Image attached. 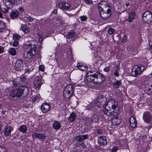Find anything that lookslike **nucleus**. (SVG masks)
I'll list each match as a JSON object with an SVG mask.
<instances>
[{
  "instance_id": "nucleus-1",
  "label": "nucleus",
  "mask_w": 152,
  "mask_h": 152,
  "mask_svg": "<svg viewBox=\"0 0 152 152\" xmlns=\"http://www.w3.org/2000/svg\"><path fill=\"white\" fill-rule=\"evenodd\" d=\"M118 102L115 99L110 100L106 103V107H107L103 108V111L104 113L109 116L116 115L118 113L114 111H112L111 108L113 110H115L118 107Z\"/></svg>"
},
{
  "instance_id": "nucleus-2",
  "label": "nucleus",
  "mask_w": 152,
  "mask_h": 152,
  "mask_svg": "<svg viewBox=\"0 0 152 152\" xmlns=\"http://www.w3.org/2000/svg\"><path fill=\"white\" fill-rule=\"evenodd\" d=\"M24 49L25 50H28L26 53H25V57L28 59H32L35 58L36 55L37 46L35 44L32 45L31 44L23 45Z\"/></svg>"
},
{
  "instance_id": "nucleus-3",
  "label": "nucleus",
  "mask_w": 152,
  "mask_h": 152,
  "mask_svg": "<svg viewBox=\"0 0 152 152\" xmlns=\"http://www.w3.org/2000/svg\"><path fill=\"white\" fill-rule=\"evenodd\" d=\"M28 88L26 86H22L17 89H14L10 93V96L13 98L19 97L22 94L26 95L28 93Z\"/></svg>"
},
{
  "instance_id": "nucleus-4",
  "label": "nucleus",
  "mask_w": 152,
  "mask_h": 152,
  "mask_svg": "<svg viewBox=\"0 0 152 152\" xmlns=\"http://www.w3.org/2000/svg\"><path fill=\"white\" fill-rule=\"evenodd\" d=\"M144 66L143 65H135L132 69V75L136 77L140 75L144 70Z\"/></svg>"
},
{
  "instance_id": "nucleus-5",
  "label": "nucleus",
  "mask_w": 152,
  "mask_h": 152,
  "mask_svg": "<svg viewBox=\"0 0 152 152\" xmlns=\"http://www.w3.org/2000/svg\"><path fill=\"white\" fill-rule=\"evenodd\" d=\"M107 101V99L104 96L100 95L97 99L96 104L99 107H103L106 106Z\"/></svg>"
},
{
  "instance_id": "nucleus-6",
  "label": "nucleus",
  "mask_w": 152,
  "mask_h": 152,
  "mask_svg": "<svg viewBox=\"0 0 152 152\" xmlns=\"http://www.w3.org/2000/svg\"><path fill=\"white\" fill-rule=\"evenodd\" d=\"M142 19L144 22L149 24L152 21V13L149 11H145L143 13Z\"/></svg>"
},
{
  "instance_id": "nucleus-7",
  "label": "nucleus",
  "mask_w": 152,
  "mask_h": 152,
  "mask_svg": "<svg viewBox=\"0 0 152 152\" xmlns=\"http://www.w3.org/2000/svg\"><path fill=\"white\" fill-rule=\"evenodd\" d=\"M98 9L99 11L102 10L108 11L110 9V7L108 3L105 1H102L98 5Z\"/></svg>"
},
{
  "instance_id": "nucleus-8",
  "label": "nucleus",
  "mask_w": 152,
  "mask_h": 152,
  "mask_svg": "<svg viewBox=\"0 0 152 152\" xmlns=\"http://www.w3.org/2000/svg\"><path fill=\"white\" fill-rule=\"evenodd\" d=\"M58 6L60 9L64 11H66L70 8L71 4L69 3L62 1L58 3Z\"/></svg>"
},
{
  "instance_id": "nucleus-9",
  "label": "nucleus",
  "mask_w": 152,
  "mask_h": 152,
  "mask_svg": "<svg viewBox=\"0 0 152 152\" xmlns=\"http://www.w3.org/2000/svg\"><path fill=\"white\" fill-rule=\"evenodd\" d=\"M42 77L41 75L36 76L35 78L34 82V86L36 88H39L43 83L41 79Z\"/></svg>"
},
{
  "instance_id": "nucleus-10",
  "label": "nucleus",
  "mask_w": 152,
  "mask_h": 152,
  "mask_svg": "<svg viewBox=\"0 0 152 152\" xmlns=\"http://www.w3.org/2000/svg\"><path fill=\"white\" fill-rule=\"evenodd\" d=\"M143 118L145 122L150 123L152 120V115L150 112H146L143 114Z\"/></svg>"
},
{
  "instance_id": "nucleus-11",
  "label": "nucleus",
  "mask_w": 152,
  "mask_h": 152,
  "mask_svg": "<svg viewBox=\"0 0 152 152\" xmlns=\"http://www.w3.org/2000/svg\"><path fill=\"white\" fill-rule=\"evenodd\" d=\"M118 114V113L116 115L111 116L113 118V117L112 119V122L113 125H118L121 122V118Z\"/></svg>"
},
{
  "instance_id": "nucleus-12",
  "label": "nucleus",
  "mask_w": 152,
  "mask_h": 152,
  "mask_svg": "<svg viewBox=\"0 0 152 152\" xmlns=\"http://www.w3.org/2000/svg\"><path fill=\"white\" fill-rule=\"evenodd\" d=\"M23 61L20 59H18L15 63V69L17 70H20L23 69Z\"/></svg>"
},
{
  "instance_id": "nucleus-13",
  "label": "nucleus",
  "mask_w": 152,
  "mask_h": 152,
  "mask_svg": "<svg viewBox=\"0 0 152 152\" xmlns=\"http://www.w3.org/2000/svg\"><path fill=\"white\" fill-rule=\"evenodd\" d=\"M97 75L96 83L100 84L103 83L105 80V78L103 75L100 73H97Z\"/></svg>"
},
{
  "instance_id": "nucleus-14",
  "label": "nucleus",
  "mask_w": 152,
  "mask_h": 152,
  "mask_svg": "<svg viewBox=\"0 0 152 152\" xmlns=\"http://www.w3.org/2000/svg\"><path fill=\"white\" fill-rule=\"evenodd\" d=\"M99 11L100 12L101 17L103 19H106L110 15V9L109 10V11L107 10H102Z\"/></svg>"
},
{
  "instance_id": "nucleus-15",
  "label": "nucleus",
  "mask_w": 152,
  "mask_h": 152,
  "mask_svg": "<svg viewBox=\"0 0 152 152\" xmlns=\"http://www.w3.org/2000/svg\"><path fill=\"white\" fill-rule=\"evenodd\" d=\"M16 0H3V3L5 6L11 8L13 7V3H14Z\"/></svg>"
},
{
  "instance_id": "nucleus-16",
  "label": "nucleus",
  "mask_w": 152,
  "mask_h": 152,
  "mask_svg": "<svg viewBox=\"0 0 152 152\" xmlns=\"http://www.w3.org/2000/svg\"><path fill=\"white\" fill-rule=\"evenodd\" d=\"M41 109L43 113H46L50 110V109L49 104L45 103L42 104Z\"/></svg>"
},
{
  "instance_id": "nucleus-17",
  "label": "nucleus",
  "mask_w": 152,
  "mask_h": 152,
  "mask_svg": "<svg viewBox=\"0 0 152 152\" xmlns=\"http://www.w3.org/2000/svg\"><path fill=\"white\" fill-rule=\"evenodd\" d=\"M96 76H97V73L93 75H91L87 77V80L90 82L96 83Z\"/></svg>"
},
{
  "instance_id": "nucleus-18",
  "label": "nucleus",
  "mask_w": 152,
  "mask_h": 152,
  "mask_svg": "<svg viewBox=\"0 0 152 152\" xmlns=\"http://www.w3.org/2000/svg\"><path fill=\"white\" fill-rule=\"evenodd\" d=\"M98 142L100 145H103L107 144L106 138L105 136L100 137L98 140Z\"/></svg>"
},
{
  "instance_id": "nucleus-19",
  "label": "nucleus",
  "mask_w": 152,
  "mask_h": 152,
  "mask_svg": "<svg viewBox=\"0 0 152 152\" xmlns=\"http://www.w3.org/2000/svg\"><path fill=\"white\" fill-rule=\"evenodd\" d=\"M94 101H92L91 102H87L85 104L86 109L88 110H91L94 107Z\"/></svg>"
},
{
  "instance_id": "nucleus-20",
  "label": "nucleus",
  "mask_w": 152,
  "mask_h": 152,
  "mask_svg": "<svg viewBox=\"0 0 152 152\" xmlns=\"http://www.w3.org/2000/svg\"><path fill=\"white\" fill-rule=\"evenodd\" d=\"M129 123L130 126L132 127H135L137 125V121L135 118L133 116L130 117L129 119Z\"/></svg>"
},
{
  "instance_id": "nucleus-21",
  "label": "nucleus",
  "mask_w": 152,
  "mask_h": 152,
  "mask_svg": "<svg viewBox=\"0 0 152 152\" xmlns=\"http://www.w3.org/2000/svg\"><path fill=\"white\" fill-rule=\"evenodd\" d=\"M65 90L66 91H68L71 93V94H73L74 91V86L71 84L67 85L66 87Z\"/></svg>"
},
{
  "instance_id": "nucleus-22",
  "label": "nucleus",
  "mask_w": 152,
  "mask_h": 152,
  "mask_svg": "<svg viewBox=\"0 0 152 152\" xmlns=\"http://www.w3.org/2000/svg\"><path fill=\"white\" fill-rule=\"evenodd\" d=\"M88 138V135L85 134L83 135H78L76 136L75 139L78 141H82L85 139Z\"/></svg>"
},
{
  "instance_id": "nucleus-23",
  "label": "nucleus",
  "mask_w": 152,
  "mask_h": 152,
  "mask_svg": "<svg viewBox=\"0 0 152 152\" xmlns=\"http://www.w3.org/2000/svg\"><path fill=\"white\" fill-rule=\"evenodd\" d=\"M12 129V127L10 126H7L5 128L4 132V135L7 136H9L10 134Z\"/></svg>"
},
{
  "instance_id": "nucleus-24",
  "label": "nucleus",
  "mask_w": 152,
  "mask_h": 152,
  "mask_svg": "<svg viewBox=\"0 0 152 152\" xmlns=\"http://www.w3.org/2000/svg\"><path fill=\"white\" fill-rule=\"evenodd\" d=\"M19 13L18 11H13L10 14L11 18L14 19L16 18L19 15Z\"/></svg>"
},
{
  "instance_id": "nucleus-25",
  "label": "nucleus",
  "mask_w": 152,
  "mask_h": 152,
  "mask_svg": "<svg viewBox=\"0 0 152 152\" xmlns=\"http://www.w3.org/2000/svg\"><path fill=\"white\" fill-rule=\"evenodd\" d=\"M135 16V13L134 11H132L130 12L129 14V16L128 19V21L129 22H131L133 21Z\"/></svg>"
},
{
  "instance_id": "nucleus-26",
  "label": "nucleus",
  "mask_w": 152,
  "mask_h": 152,
  "mask_svg": "<svg viewBox=\"0 0 152 152\" xmlns=\"http://www.w3.org/2000/svg\"><path fill=\"white\" fill-rule=\"evenodd\" d=\"M53 128L56 130L59 129L61 127L60 123L58 121L54 122L53 123Z\"/></svg>"
},
{
  "instance_id": "nucleus-27",
  "label": "nucleus",
  "mask_w": 152,
  "mask_h": 152,
  "mask_svg": "<svg viewBox=\"0 0 152 152\" xmlns=\"http://www.w3.org/2000/svg\"><path fill=\"white\" fill-rule=\"evenodd\" d=\"M72 95L71 93L68 92V91H66L65 90L64 92L63 96L64 98L66 99H69Z\"/></svg>"
},
{
  "instance_id": "nucleus-28",
  "label": "nucleus",
  "mask_w": 152,
  "mask_h": 152,
  "mask_svg": "<svg viewBox=\"0 0 152 152\" xmlns=\"http://www.w3.org/2000/svg\"><path fill=\"white\" fill-rule=\"evenodd\" d=\"M121 84V82L120 81L117 80L115 83H113L112 85L114 89H115L118 88Z\"/></svg>"
},
{
  "instance_id": "nucleus-29",
  "label": "nucleus",
  "mask_w": 152,
  "mask_h": 152,
  "mask_svg": "<svg viewBox=\"0 0 152 152\" xmlns=\"http://www.w3.org/2000/svg\"><path fill=\"white\" fill-rule=\"evenodd\" d=\"M9 54L12 56H15L16 54V51L14 48H10L8 50Z\"/></svg>"
},
{
  "instance_id": "nucleus-30",
  "label": "nucleus",
  "mask_w": 152,
  "mask_h": 152,
  "mask_svg": "<svg viewBox=\"0 0 152 152\" xmlns=\"http://www.w3.org/2000/svg\"><path fill=\"white\" fill-rule=\"evenodd\" d=\"M27 127L24 125H23L20 126L19 130L20 132L23 133H25L27 130Z\"/></svg>"
},
{
  "instance_id": "nucleus-31",
  "label": "nucleus",
  "mask_w": 152,
  "mask_h": 152,
  "mask_svg": "<svg viewBox=\"0 0 152 152\" xmlns=\"http://www.w3.org/2000/svg\"><path fill=\"white\" fill-rule=\"evenodd\" d=\"M99 118L96 115H94L91 118L92 121L93 123H96L99 120Z\"/></svg>"
},
{
  "instance_id": "nucleus-32",
  "label": "nucleus",
  "mask_w": 152,
  "mask_h": 152,
  "mask_svg": "<svg viewBox=\"0 0 152 152\" xmlns=\"http://www.w3.org/2000/svg\"><path fill=\"white\" fill-rule=\"evenodd\" d=\"M21 28L22 30L25 33H27L29 31V30L27 26L26 25L22 26Z\"/></svg>"
},
{
  "instance_id": "nucleus-33",
  "label": "nucleus",
  "mask_w": 152,
  "mask_h": 152,
  "mask_svg": "<svg viewBox=\"0 0 152 152\" xmlns=\"http://www.w3.org/2000/svg\"><path fill=\"white\" fill-rule=\"evenodd\" d=\"M76 117V115L75 113H72L70 114L69 116V120L71 122H73L75 121Z\"/></svg>"
},
{
  "instance_id": "nucleus-34",
  "label": "nucleus",
  "mask_w": 152,
  "mask_h": 152,
  "mask_svg": "<svg viewBox=\"0 0 152 152\" xmlns=\"http://www.w3.org/2000/svg\"><path fill=\"white\" fill-rule=\"evenodd\" d=\"M114 68L115 70L114 72V74L115 76L118 77L119 75V74L118 72L119 70V68L118 66H115Z\"/></svg>"
},
{
  "instance_id": "nucleus-35",
  "label": "nucleus",
  "mask_w": 152,
  "mask_h": 152,
  "mask_svg": "<svg viewBox=\"0 0 152 152\" xmlns=\"http://www.w3.org/2000/svg\"><path fill=\"white\" fill-rule=\"evenodd\" d=\"M5 28L4 23L1 21H0V31L3 32V30Z\"/></svg>"
},
{
  "instance_id": "nucleus-36",
  "label": "nucleus",
  "mask_w": 152,
  "mask_h": 152,
  "mask_svg": "<svg viewBox=\"0 0 152 152\" xmlns=\"http://www.w3.org/2000/svg\"><path fill=\"white\" fill-rule=\"evenodd\" d=\"M77 67L83 71L85 70V67L83 65V64L80 63H78L77 64Z\"/></svg>"
},
{
  "instance_id": "nucleus-37",
  "label": "nucleus",
  "mask_w": 152,
  "mask_h": 152,
  "mask_svg": "<svg viewBox=\"0 0 152 152\" xmlns=\"http://www.w3.org/2000/svg\"><path fill=\"white\" fill-rule=\"evenodd\" d=\"M75 35V33L72 31L69 32L67 34V37L68 38L73 37Z\"/></svg>"
},
{
  "instance_id": "nucleus-38",
  "label": "nucleus",
  "mask_w": 152,
  "mask_h": 152,
  "mask_svg": "<svg viewBox=\"0 0 152 152\" xmlns=\"http://www.w3.org/2000/svg\"><path fill=\"white\" fill-rule=\"evenodd\" d=\"M128 49L129 51L133 52L135 49L134 46L132 45H130L128 47Z\"/></svg>"
},
{
  "instance_id": "nucleus-39",
  "label": "nucleus",
  "mask_w": 152,
  "mask_h": 152,
  "mask_svg": "<svg viewBox=\"0 0 152 152\" xmlns=\"http://www.w3.org/2000/svg\"><path fill=\"white\" fill-rule=\"evenodd\" d=\"M24 20L26 21V22H31L33 21L34 20L33 18H31V17L29 16H28L27 17L24 18Z\"/></svg>"
},
{
  "instance_id": "nucleus-40",
  "label": "nucleus",
  "mask_w": 152,
  "mask_h": 152,
  "mask_svg": "<svg viewBox=\"0 0 152 152\" xmlns=\"http://www.w3.org/2000/svg\"><path fill=\"white\" fill-rule=\"evenodd\" d=\"M9 8H10L8 7L7 6H5V7L3 8H1V11H2L4 13H6L8 12Z\"/></svg>"
},
{
  "instance_id": "nucleus-41",
  "label": "nucleus",
  "mask_w": 152,
  "mask_h": 152,
  "mask_svg": "<svg viewBox=\"0 0 152 152\" xmlns=\"http://www.w3.org/2000/svg\"><path fill=\"white\" fill-rule=\"evenodd\" d=\"M46 136L43 134L39 133L38 138L44 140L46 138Z\"/></svg>"
},
{
  "instance_id": "nucleus-42",
  "label": "nucleus",
  "mask_w": 152,
  "mask_h": 152,
  "mask_svg": "<svg viewBox=\"0 0 152 152\" xmlns=\"http://www.w3.org/2000/svg\"><path fill=\"white\" fill-rule=\"evenodd\" d=\"M20 37V36L17 34H14L13 35V39L14 40H18Z\"/></svg>"
},
{
  "instance_id": "nucleus-43",
  "label": "nucleus",
  "mask_w": 152,
  "mask_h": 152,
  "mask_svg": "<svg viewBox=\"0 0 152 152\" xmlns=\"http://www.w3.org/2000/svg\"><path fill=\"white\" fill-rule=\"evenodd\" d=\"M115 31V30L112 28H110L108 31V32L110 34H112L114 33Z\"/></svg>"
},
{
  "instance_id": "nucleus-44",
  "label": "nucleus",
  "mask_w": 152,
  "mask_h": 152,
  "mask_svg": "<svg viewBox=\"0 0 152 152\" xmlns=\"http://www.w3.org/2000/svg\"><path fill=\"white\" fill-rule=\"evenodd\" d=\"M12 84L14 87H16L18 85V83L17 81L12 80L11 81Z\"/></svg>"
},
{
  "instance_id": "nucleus-45",
  "label": "nucleus",
  "mask_w": 152,
  "mask_h": 152,
  "mask_svg": "<svg viewBox=\"0 0 152 152\" xmlns=\"http://www.w3.org/2000/svg\"><path fill=\"white\" fill-rule=\"evenodd\" d=\"M39 133H34L32 135V137L34 138H37L38 137Z\"/></svg>"
},
{
  "instance_id": "nucleus-46",
  "label": "nucleus",
  "mask_w": 152,
  "mask_h": 152,
  "mask_svg": "<svg viewBox=\"0 0 152 152\" xmlns=\"http://www.w3.org/2000/svg\"><path fill=\"white\" fill-rule=\"evenodd\" d=\"M80 20L82 21H85L87 19V17L86 16H82L80 17Z\"/></svg>"
},
{
  "instance_id": "nucleus-47",
  "label": "nucleus",
  "mask_w": 152,
  "mask_h": 152,
  "mask_svg": "<svg viewBox=\"0 0 152 152\" xmlns=\"http://www.w3.org/2000/svg\"><path fill=\"white\" fill-rule=\"evenodd\" d=\"M18 44V42L17 40H14L13 42V46L15 47L17 46Z\"/></svg>"
},
{
  "instance_id": "nucleus-48",
  "label": "nucleus",
  "mask_w": 152,
  "mask_h": 152,
  "mask_svg": "<svg viewBox=\"0 0 152 152\" xmlns=\"http://www.w3.org/2000/svg\"><path fill=\"white\" fill-rule=\"evenodd\" d=\"M20 80L22 82H24L26 80V78L24 76L22 75L20 77Z\"/></svg>"
},
{
  "instance_id": "nucleus-49",
  "label": "nucleus",
  "mask_w": 152,
  "mask_h": 152,
  "mask_svg": "<svg viewBox=\"0 0 152 152\" xmlns=\"http://www.w3.org/2000/svg\"><path fill=\"white\" fill-rule=\"evenodd\" d=\"M39 70L42 72H44L45 70V68L43 65H40L39 66Z\"/></svg>"
},
{
  "instance_id": "nucleus-50",
  "label": "nucleus",
  "mask_w": 152,
  "mask_h": 152,
  "mask_svg": "<svg viewBox=\"0 0 152 152\" xmlns=\"http://www.w3.org/2000/svg\"><path fill=\"white\" fill-rule=\"evenodd\" d=\"M96 133L99 135L101 134L102 133V130L101 129H97L96 130Z\"/></svg>"
},
{
  "instance_id": "nucleus-51",
  "label": "nucleus",
  "mask_w": 152,
  "mask_h": 152,
  "mask_svg": "<svg viewBox=\"0 0 152 152\" xmlns=\"http://www.w3.org/2000/svg\"><path fill=\"white\" fill-rule=\"evenodd\" d=\"M0 152H6V148L4 147L0 146Z\"/></svg>"
},
{
  "instance_id": "nucleus-52",
  "label": "nucleus",
  "mask_w": 152,
  "mask_h": 152,
  "mask_svg": "<svg viewBox=\"0 0 152 152\" xmlns=\"http://www.w3.org/2000/svg\"><path fill=\"white\" fill-rule=\"evenodd\" d=\"M118 147L117 146H115L114 147L112 150V152H116L118 150Z\"/></svg>"
},
{
  "instance_id": "nucleus-53",
  "label": "nucleus",
  "mask_w": 152,
  "mask_h": 152,
  "mask_svg": "<svg viewBox=\"0 0 152 152\" xmlns=\"http://www.w3.org/2000/svg\"><path fill=\"white\" fill-rule=\"evenodd\" d=\"M85 1L86 4H92L93 2L91 0H85Z\"/></svg>"
},
{
  "instance_id": "nucleus-54",
  "label": "nucleus",
  "mask_w": 152,
  "mask_h": 152,
  "mask_svg": "<svg viewBox=\"0 0 152 152\" xmlns=\"http://www.w3.org/2000/svg\"><path fill=\"white\" fill-rule=\"evenodd\" d=\"M110 70V68L109 66H107L104 68V71L106 72H108Z\"/></svg>"
},
{
  "instance_id": "nucleus-55",
  "label": "nucleus",
  "mask_w": 152,
  "mask_h": 152,
  "mask_svg": "<svg viewBox=\"0 0 152 152\" xmlns=\"http://www.w3.org/2000/svg\"><path fill=\"white\" fill-rule=\"evenodd\" d=\"M39 98V97L37 96H35L32 99V101L33 102H34L36 100H38Z\"/></svg>"
},
{
  "instance_id": "nucleus-56",
  "label": "nucleus",
  "mask_w": 152,
  "mask_h": 152,
  "mask_svg": "<svg viewBox=\"0 0 152 152\" xmlns=\"http://www.w3.org/2000/svg\"><path fill=\"white\" fill-rule=\"evenodd\" d=\"M80 145L82 146L83 148H85L86 147V145H85L83 142H82L80 144Z\"/></svg>"
},
{
  "instance_id": "nucleus-57",
  "label": "nucleus",
  "mask_w": 152,
  "mask_h": 152,
  "mask_svg": "<svg viewBox=\"0 0 152 152\" xmlns=\"http://www.w3.org/2000/svg\"><path fill=\"white\" fill-rule=\"evenodd\" d=\"M45 21H44L43 20H39V23L42 24H45Z\"/></svg>"
},
{
  "instance_id": "nucleus-58",
  "label": "nucleus",
  "mask_w": 152,
  "mask_h": 152,
  "mask_svg": "<svg viewBox=\"0 0 152 152\" xmlns=\"http://www.w3.org/2000/svg\"><path fill=\"white\" fill-rule=\"evenodd\" d=\"M4 51V49L3 47L0 46V53H2Z\"/></svg>"
},
{
  "instance_id": "nucleus-59",
  "label": "nucleus",
  "mask_w": 152,
  "mask_h": 152,
  "mask_svg": "<svg viewBox=\"0 0 152 152\" xmlns=\"http://www.w3.org/2000/svg\"><path fill=\"white\" fill-rule=\"evenodd\" d=\"M19 11L21 12H23V9L22 7H20L19 8Z\"/></svg>"
},
{
  "instance_id": "nucleus-60",
  "label": "nucleus",
  "mask_w": 152,
  "mask_h": 152,
  "mask_svg": "<svg viewBox=\"0 0 152 152\" xmlns=\"http://www.w3.org/2000/svg\"><path fill=\"white\" fill-rule=\"evenodd\" d=\"M53 12L54 14H56L57 13V10L56 9L54 10L53 11Z\"/></svg>"
},
{
  "instance_id": "nucleus-61",
  "label": "nucleus",
  "mask_w": 152,
  "mask_h": 152,
  "mask_svg": "<svg viewBox=\"0 0 152 152\" xmlns=\"http://www.w3.org/2000/svg\"><path fill=\"white\" fill-rule=\"evenodd\" d=\"M39 41L40 42L41 41V42H42V38L41 40H40V39L41 38V36H39Z\"/></svg>"
},
{
  "instance_id": "nucleus-62",
  "label": "nucleus",
  "mask_w": 152,
  "mask_h": 152,
  "mask_svg": "<svg viewBox=\"0 0 152 152\" xmlns=\"http://www.w3.org/2000/svg\"><path fill=\"white\" fill-rule=\"evenodd\" d=\"M126 39V37L125 36H124L123 38V41L125 42Z\"/></svg>"
},
{
  "instance_id": "nucleus-63",
  "label": "nucleus",
  "mask_w": 152,
  "mask_h": 152,
  "mask_svg": "<svg viewBox=\"0 0 152 152\" xmlns=\"http://www.w3.org/2000/svg\"><path fill=\"white\" fill-rule=\"evenodd\" d=\"M147 90H148V91H151V89L150 88H147V89H146Z\"/></svg>"
},
{
  "instance_id": "nucleus-64",
  "label": "nucleus",
  "mask_w": 152,
  "mask_h": 152,
  "mask_svg": "<svg viewBox=\"0 0 152 152\" xmlns=\"http://www.w3.org/2000/svg\"><path fill=\"white\" fill-rule=\"evenodd\" d=\"M149 47L150 48H151V50H152V44L151 45H149Z\"/></svg>"
}]
</instances>
